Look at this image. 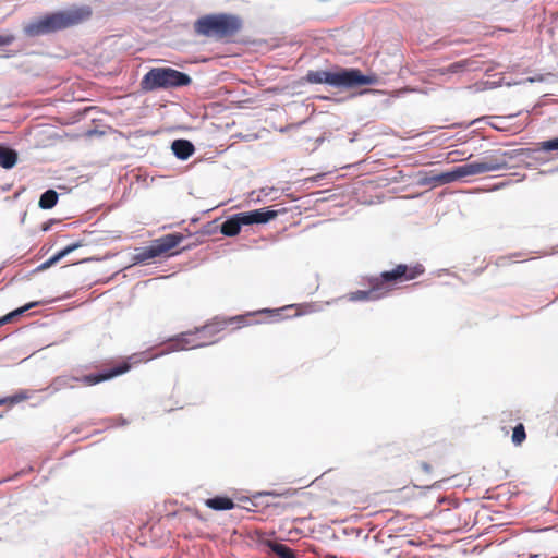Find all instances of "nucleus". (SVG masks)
<instances>
[{"instance_id": "nucleus-1", "label": "nucleus", "mask_w": 558, "mask_h": 558, "mask_svg": "<svg viewBox=\"0 0 558 558\" xmlns=\"http://www.w3.org/2000/svg\"><path fill=\"white\" fill-rule=\"evenodd\" d=\"M425 272V268L420 263L398 264L391 270H386L377 276L366 278L367 290H357L350 292L347 298L352 302L376 301L387 296L399 283L411 281Z\"/></svg>"}, {"instance_id": "nucleus-2", "label": "nucleus", "mask_w": 558, "mask_h": 558, "mask_svg": "<svg viewBox=\"0 0 558 558\" xmlns=\"http://www.w3.org/2000/svg\"><path fill=\"white\" fill-rule=\"evenodd\" d=\"M90 16L92 9L89 7H76L47 14L27 25L25 32L29 36L54 33L81 24Z\"/></svg>"}, {"instance_id": "nucleus-3", "label": "nucleus", "mask_w": 558, "mask_h": 558, "mask_svg": "<svg viewBox=\"0 0 558 558\" xmlns=\"http://www.w3.org/2000/svg\"><path fill=\"white\" fill-rule=\"evenodd\" d=\"M290 308H293V305L276 310L265 308L258 312L236 315L232 317H214L204 326L196 328V333H198L201 339H208L209 341L206 342V345H209L217 342L218 335L226 330L229 326H234L233 329H240L244 326H250L253 324L252 317L257 314H268L270 317L279 320L281 319V312Z\"/></svg>"}, {"instance_id": "nucleus-4", "label": "nucleus", "mask_w": 558, "mask_h": 558, "mask_svg": "<svg viewBox=\"0 0 558 558\" xmlns=\"http://www.w3.org/2000/svg\"><path fill=\"white\" fill-rule=\"evenodd\" d=\"M306 81L312 84H328L333 87L352 88L376 83V77L364 75L359 69H340L336 72L330 71H308Z\"/></svg>"}, {"instance_id": "nucleus-5", "label": "nucleus", "mask_w": 558, "mask_h": 558, "mask_svg": "<svg viewBox=\"0 0 558 558\" xmlns=\"http://www.w3.org/2000/svg\"><path fill=\"white\" fill-rule=\"evenodd\" d=\"M506 153L497 151L495 154L487 155L480 160L458 166L450 172L441 173L436 178V181L445 184L464 177L498 171L506 168Z\"/></svg>"}, {"instance_id": "nucleus-6", "label": "nucleus", "mask_w": 558, "mask_h": 558, "mask_svg": "<svg viewBox=\"0 0 558 558\" xmlns=\"http://www.w3.org/2000/svg\"><path fill=\"white\" fill-rule=\"evenodd\" d=\"M241 20L230 14H207L194 23L196 34L216 39L234 36L241 28Z\"/></svg>"}, {"instance_id": "nucleus-7", "label": "nucleus", "mask_w": 558, "mask_h": 558, "mask_svg": "<svg viewBox=\"0 0 558 558\" xmlns=\"http://www.w3.org/2000/svg\"><path fill=\"white\" fill-rule=\"evenodd\" d=\"M192 78L181 71L172 68H153L141 81V88L144 92L157 89H171L187 86Z\"/></svg>"}, {"instance_id": "nucleus-8", "label": "nucleus", "mask_w": 558, "mask_h": 558, "mask_svg": "<svg viewBox=\"0 0 558 558\" xmlns=\"http://www.w3.org/2000/svg\"><path fill=\"white\" fill-rule=\"evenodd\" d=\"M131 368L130 363L122 362L119 365L108 369L98 374H88L81 377L72 376V375H61L53 379L52 381V388L56 391L64 390V389H74L78 387L80 385L83 386H95L97 384H100L102 381L112 379L113 377H117L119 375H122L126 373Z\"/></svg>"}, {"instance_id": "nucleus-9", "label": "nucleus", "mask_w": 558, "mask_h": 558, "mask_svg": "<svg viewBox=\"0 0 558 558\" xmlns=\"http://www.w3.org/2000/svg\"><path fill=\"white\" fill-rule=\"evenodd\" d=\"M184 236L180 233H169L160 236L151 242L148 247H145L138 255L137 259L145 262L155 257L168 254L171 250L177 247Z\"/></svg>"}, {"instance_id": "nucleus-10", "label": "nucleus", "mask_w": 558, "mask_h": 558, "mask_svg": "<svg viewBox=\"0 0 558 558\" xmlns=\"http://www.w3.org/2000/svg\"><path fill=\"white\" fill-rule=\"evenodd\" d=\"M208 341V339H201L195 329L194 331L183 332L171 339L162 353L201 348L206 345Z\"/></svg>"}, {"instance_id": "nucleus-11", "label": "nucleus", "mask_w": 558, "mask_h": 558, "mask_svg": "<svg viewBox=\"0 0 558 558\" xmlns=\"http://www.w3.org/2000/svg\"><path fill=\"white\" fill-rule=\"evenodd\" d=\"M244 218L242 221L248 225L253 223H265L274 219L277 216V211L269 209H256L252 211H244Z\"/></svg>"}, {"instance_id": "nucleus-12", "label": "nucleus", "mask_w": 558, "mask_h": 558, "mask_svg": "<svg viewBox=\"0 0 558 558\" xmlns=\"http://www.w3.org/2000/svg\"><path fill=\"white\" fill-rule=\"evenodd\" d=\"M243 218V213H239L227 219L221 226V233L227 236L238 235L241 231V227L247 226L246 222L242 221Z\"/></svg>"}, {"instance_id": "nucleus-13", "label": "nucleus", "mask_w": 558, "mask_h": 558, "mask_svg": "<svg viewBox=\"0 0 558 558\" xmlns=\"http://www.w3.org/2000/svg\"><path fill=\"white\" fill-rule=\"evenodd\" d=\"M171 149L177 158L181 160L189 159L195 151L194 145L187 140H175L171 144Z\"/></svg>"}, {"instance_id": "nucleus-14", "label": "nucleus", "mask_w": 558, "mask_h": 558, "mask_svg": "<svg viewBox=\"0 0 558 558\" xmlns=\"http://www.w3.org/2000/svg\"><path fill=\"white\" fill-rule=\"evenodd\" d=\"M19 160L17 151L0 145V167L4 169H12Z\"/></svg>"}, {"instance_id": "nucleus-15", "label": "nucleus", "mask_w": 558, "mask_h": 558, "mask_svg": "<svg viewBox=\"0 0 558 558\" xmlns=\"http://www.w3.org/2000/svg\"><path fill=\"white\" fill-rule=\"evenodd\" d=\"M205 505L214 510H230L234 508L233 500L225 496L208 498L206 499Z\"/></svg>"}, {"instance_id": "nucleus-16", "label": "nucleus", "mask_w": 558, "mask_h": 558, "mask_svg": "<svg viewBox=\"0 0 558 558\" xmlns=\"http://www.w3.org/2000/svg\"><path fill=\"white\" fill-rule=\"evenodd\" d=\"M267 546L276 554L279 558H296L294 551L284 544L268 541Z\"/></svg>"}, {"instance_id": "nucleus-17", "label": "nucleus", "mask_w": 558, "mask_h": 558, "mask_svg": "<svg viewBox=\"0 0 558 558\" xmlns=\"http://www.w3.org/2000/svg\"><path fill=\"white\" fill-rule=\"evenodd\" d=\"M58 193L54 190H47L39 198V207L43 209H51L57 205Z\"/></svg>"}, {"instance_id": "nucleus-18", "label": "nucleus", "mask_w": 558, "mask_h": 558, "mask_svg": "<svg viewBox=\"0 0 558 558\" xmlns=\"http://www.w3.org/2000/svg\"><path fill=\"white\" fill-rule=\"evenodd\" d=\"M31 398L28 390H21L12 396L0 398V405L13 407Z\"/></svg>"}, {"instance_id": "nucleus-19", "label": "nucleus", "mask_w": 558, "mask_h": 558, "mask_svg": "<svg viewBox=\"0 0 558 558\" xmlns=\"http://www.w3.org/2000/svg\"><path fill=\"white\" fill-rule=\"evenodd\" d=\"M81 244L80 243H75V244H72V245H69L66 247H64L63 250H61L60 252H58L57 254H54L53 256H51L49 259H47L43 265H41V268H48L52 265H54L57 262H59L61 258H63L64 256H66L69 253L73 252L74 250H76L77 247H80Z\"/></svg>"}, {"instance_id": "nucleus-20", "label": "nucleus", "mask_w": 558, "mask_h": 558, "mask_svg": "<svg viewBox=\"0 0 558 558\" xmlns=\"http://www.w3.org/2000/svg\"><path fill=\"white\" fill-rule=\"evenodd\" d=\"M39 302H31L20 308H16L14 311H12L11 313L0 317V326H3L4 324H8V323H11L13 320V318L17 315H21L23 314L24 312H26L27 310L38 305Z\"/></svg>"}, {"instance_id": "nucleus-21", "label": "nucleus", "mask_w": 558, "mask_h": 558, "mask_svg": "<svg viewBox=\"0 0 558 558\" xmlns=\"http://www.w3.org/2000/svg\"><path fill=\"white\" fill-rule=\"evenodd\" d=\"M536 151L550 153L558 150V136L536 144Z\"/></svg>"}, {"instance_id": "nucleus-22", "label": "nucleus", "mask_w": 558, "mask_h": 558, "mask_svg": "<svg viewBox=\"0 0 558 558\" xmlns=\"http://www.w3.org/2000/svg\"><path fill=\"white\" fill-rule=\"evenodd\" d=\"M526 439L525 427L522 423L518 424L512 432L511 440L515 446H520Z\"/></svg>"}, {"instance_id": "nucleus-23", "label": "nucleus", "mask_w": 558, "mask_h": 558, "mask_svg": "<svg viewBox=\"0 0 558 558\" xmlns=\"http://www.w3.org/2000/svg\"><path fill=\"white\" fill-rule=\"evenodd\" d=\"M472 61L470 59L461 60L449 64L446 68V73H459L470 68Z\"/></svg>"}, {"instance_id": "nucleus-24", "label": "nucleus", "mask_w": 558, "mask_h": 558, "mask_svg": "<svg viewBox=\"0 0 558 558\" xmlns=\"http://www.w3.org/2000/svg\"><path fill=\"white\" fill-rule=\"evenodd\" d=\"M14 40L13 35H0V47L10 45Z\"/></svg>"}, {"instance_id": "nucleus-25", "label": "nucleus", "mask_w": 558, "mask_h": 558, "mask_svg": "<svg viewBox=\"0 0 558 558\" xmlns=\"http://www.w3.org/2000/svg\"><path fill=\"white\" fill-rule=\"evenodd\" d=\"M558 159V153L551 155L550 157L544 159V161H553V160H556Z\"/></svg>"}, {"instance_id": "nucleus-26", "label": "nucleus", "mask_w": 558, "mask_h": 558, "mask_svg": "<svg viewBox=\"0 0 558 558\" xmlns=\"http://www.w3.org/2000/svg\"><path fill=\"white\" fill-rule=\"evenodd\" d=\"M423 468H424L426 471H428V470H429V466H428L427 464H425V463L423 464Z\"/></svg>"}, {"instance_id": "nucleus-27", "label": "nucleus", "mask_w": 558, "mask_h": 558, "mask_svg": "<svg viewBox=\"0 0 558 558\" xmlns=\"http://www.w3.org/2000/svg\"><path fill=\"white\" fill-rule=\"evenodd\" d=\"M557 170H558V166H557Z\"/></svg>"}]
</instances>
